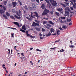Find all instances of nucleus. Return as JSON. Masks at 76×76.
Segmentation results:
<instances>
[{"label":"nucleus","mask_w":76,"mask_h":76,"mask_svg":"<svg viewBox=\"0 0 76 76\" xmlns=\"http://www.w3.org/2000/svg\"><path fill=\"white\" fill-rule=\"evenodd\" d=\"M48 23L49 24H51V25H53L54 24V23L53 22L51 21H48Z\"/></svg>","instance_id":"ddd939ff"},{"label":"nucleus","mask_w":76,"mask_h":76,"mask_svg":"<svg viewBox=\"0 0 76 76\" xmlns=\"http://www.w3.org/2000/svg\"><path fill=\"white\" fill-rule=\"evenodd\" d=\"M53 12H54V11H53V10H52L50 12V13L51 14V15H53Z\"/></svg>","instance_id":"79ce46f5"},{"label":"nucleus","mask_w":76,"mask_h":76,"mask_svg":"<svg viewBox=\"0 0 76 76\" xmlns=\"http://www.w3.org/2000/svg\"><path fill=\"white\" fill-rule=\"evenodd\" d=\"M41 8H42L43 9H45V6L44 4H42V5L41 6Z\"/></svg>","instance_id":"b1692460"},{"label":"nucleus","mask_w":76,"mask_h":76,"mask_svg":"<svg viewBox=\"0 0 76 76\" xmlns=\"http://www.w3.org/2000/svg\"><path fill=\"white\" fill-rule=\"evenodd\" d=\"M15 42L16 43H18V39H17L15 41Z\"/></svg>","instance_id":"680f3d73"},{"label":"nucleus","mask_w":76,"mask_h":76,"mask_svg":"<svg viewBox=\"0 0 76 76\" xmlns=\"http://www.w3.org/2000/svg\"><path fill=\"white\" fill-rule=\"evenodd\" d=\"M35 29L36 31H40V28L38 27H36L35 28Z\"/></svg>","instance_id":"2eb2a0df"},{"label":"nucleus","mask_w":76,"mask_h":76,"mask_svg":"<svg viewBox=\"0 0 76 76\" xmlns=\"http://www.w3.org/2000/svg\"><path fill=\"white\" fill-rule=\"evenodd\" d=\"M35 22H37V23H39V21H38L37 20H35Z\"/></svg>","instance_id":"a18cd8bd"},{"label":"nucleus","mask_w":76,"mask_h":76,"mask_svg":"<svg viewBox=\"0 0 76 76\" xmlns=\"http://www.w3.org/2000/svg\"><path fill=\"white\" fill-rule=\"evenodd\" d=\"M57 10H58V11L59 12H62V11L63 10V8H59L57 9Z\"/></svg>","instance_id":"9b49d317"},{"label":"nucleus","mask_w":76,"mask_h":76,"mask_svg":"<svg viewBox=\"0 0 76 76\" xmlns=\"http://www.w3.org/2000/svg\"><path fill=\"white\" fill-rule=\"evenodd\" d=\"M42 31H43V32H45V29H44V28H42Z\"/></svg>","instance_id":"37998d69"},{"label":"nucleus","mask_w":76,"mask_h":76,"mask_svg":"<svg viewBox=\"0 0 76 76\" xmlns=\"http://www.w3.org/2000/svg\"><path fill=\"white\" fill-rule=\"evenodd\" d=\"M20 58H21V59H23V60H24V59H25V57H24L23 56H22L20 57Z\"/></svg>","instance_id":"3c124183"},{"label":"nucleus","mask_w":76,"mask_h":76,"mask_svg":"<svg viewBox=\"0 0 76 76\" xmlns=\"http://www.w3.org/2000/svg\"><path fill=\"white\" fill-rule=\"evenodd\" d=\"M70 48H75V47H74V45H71L70 46Z\"/></svg>","instance_id":"49530a36"},{"label":"nucleus","mask_w":76,"mask_h":76,"mask_svg":"<svg viewBox=\"0 0 76 76\" xmlns=\"http://www.w3.org/2000/svg\"><path fill=\"white\" fill-rule=\"evenodd\" d=\"M7 1H4V5H6V4H7Z\"/></svg>","instance_id":"5701e85b"},{"label":"nucleus","mask_w":76,"mask_h":76,"mask_svg":"<svg viewBox=\"0 0 76 76\" xmlns=\"http://www.w3.org/2000/svg\"><path fill=\"white\" fill-rule=\"evenodd\" d=\"M51 35V32H49L47 34H46V36L47 37H50Z\"/></svg>","instance_id":"9d476101"},{"label":"nucleus","mask_w":76,"mask_h":76,"mask_svg":"<svg viewBox=\"0 0 76 76\" xmlns=\"http://www.w3.org/2000/svg\"><path fill=\"white\" fill-rule=\"evenodd\" d=\"M70 2L72 4H73V3H75V2H76V0H72L70 1Z\"/></svg>","instance_id":"6ab92c4d"},{"label":"nucleus","mask_w":76,"mask_h":76,"mask_svg":"<svg viewBox=\"0 0 76 76\" xmlns=\"http://www.w3.org/2000/svg\"><path fill=\"white\" fill-rule=\"evenodd\" d=\"M22 28L23 29L25 30V31H26V28H25V26H23Z\"/></svg>","instance_id":"f3484780"},{"label":"nucleus","mask_w":76,"mask_h":76,"mask_svg":"<svg viewBox=\"0 0 76 76\" xmlns=\"http://www.w3.org/2000/svg\"><path fill=\"white\" fill-rule=\"evenodd\" d=\"M62 28H64V29H66V28H67V26L64 25L62 26Z\"/></svg>","instance_id":"a878e982"},{"label":"nucleus","mask_w":76,"mask_h":76,"mask_svg":"<svg viewBox=\"0 0 76 76\" xmlns=\"http://www.w3.org/2000/svg\"><path fill=\"white\" fill-rule=\"evenodd\" d=\"M14 17H15V18H16V19H20V17H19L17 16V15H14Z\"/></svg>","instance_id":"4468645a"},{"label":"nucleus","mask_w":76,"mask_h":76,"mask_svg":"<svg viewBox=\"0 0 76 76\" xmlns=\"http://www.w3.org/2000/svg\"><path fill=\"white\" fill-rule=\"evenodd\" d=\"M32 7H33V8H34V10H36V7H35V4H32Z\"/></svg>","instance_id":"dca6fc26"},{"label":"nucleus","mask_w":76,"mask_h":76,"mask_svg":"<svg viewBox=\"0 0 76 76\" xmlns=\"http://www.w3.org/2000/svg\"><path fill=\"white\" fill-rule=\"evenodd\" d=\"M32 26H33L35 27V26H39V23H37L35 22H33V23Z\"/></svg>","instance_id":"20e7f679"},{"label":"nucleus","mask_w":76,"mask_h":76,"mask_svg":"<svg viewBox=\"0 0 76 76\" xmlns=\"http://www.w3.org/2000/svg\"><path fill=\"white\" fill-rule=\"evenodd\" d=\"M3 17H4V18L5 19H8V18H7V16L5 15H4V14L3 15Z\"/></svg>","instance_id":"aec40b11"},{"label":"nucleus","mask_w":76,"mask_h":76,"mask_svg":"<svg viewBox=\"0 0 76 76\" xmlns=\"http://www.w3.org/2000/svg\"><path fill=\"white\" fill-rule=\"evenodd\" d=\"M70 9L71 10H73V7H71Z\"/></svg>","instance_id":"0e129e2a"},{"label":"nucleus","mask_w":76,"mask_h":76,"mask_svg":"<svg viewBox=\"0 0 76 76\" xmlns=\"http://www.w3.org/2000/svg\"><path fill=\"white\" fill-rule=\"evenodd\" d=\"M60 31L59 30H58L57 31V35H60Z\"/></svg>","instance_id":"7c9ffc66"},{"label":"nucleus","mask_w":76,"mask_h":76,"mask_svg":"<svg viewBox=\"0 0 76 76\" xmlns=\"http://www.w3.org/2000/svg\"><path fill=\"white\" fill-rule=\"evenodd\" d=\"M55 14L58 16H60V14H59V12H55Z\"/></svg>","instance_id":"412c9836"},{"label":"nucleus","mask_w":76,"mask_h":76,"mask_svg":"<svg viewBox=\"0 0 76 76\" xmlns=\"http://www.w3.org/2000/svg\"><path fill=\"white\" fill-rule=\"evenodd\" d=\"M69 25H70H70H72V23H69Z\"/></svg>","instance_id":"052dcab7"},{"label":"nucleus","mask_w":76,"mask_h":76,"mask_svg":"<svg viewBox=\"0 0 76 76\" xmlns=\"http://www.w3.org/2000/svg\"><path fill=\"white\" fill-rule=\"evenodd\" d=\"M60 22H61V23H64V21L61 20L60 21Z\"/></svg>","instance_id":"864d4df0"},{"label":"nucleus","mask_w":76,"mask_h":76,"mask_svg":"<svg viewBox=\"0 0 76 76\" xmlns=\"http://www.w3.org/2000/svg\"><path fill=\"white\" fill-rule=\"evenodd\" d=\"M65 16H68V17H69V12H67V11H65Z\"/></svg>","instance_id":"423d86ee"},{"label":"nucleus","mask_w":76,"mask_h":76,"mask_svg":"<svg viewBox=\"0 0 76 76\" xmlns=\"http://www.w3.org/2000/svg\"><path fill=\"white\" fill-rule=\"evenodd\" d=\"M12 4L13 7H16V4H17V3L16 2H12Z\"/></svg>","instance_id":"0eeeda50"},{"label":"nucleus","mask_w":76,"mask_h":76,"mask_svg":"<svg viewBox=\"0 0 76 76\" xmlns=\"http://www.w3.org/2000/svg\"><path fill=\"white\" fill-rule=\"evenodd\" d=\"M50 31L51 33L53 35H56V33L54 32L55 30L53 28H51L50 29Z\"/></svg>","instance_id":"7ed1b4c3"},{"label":"nucleus","mask_w":76,"mask_h":76,"mask_svg":"<svg viewBox=\"0 0 76 76\" xmlns=\"http://www.w3.org/2000/svg\"><path fill=\"white\" fill-rule=\"evenodd\" d=\"M61 5H62V6L64 7H66V5H65L63 4H62V3H61Z\"/></svg>","instance_id":"cd10ccee"},{"label":"nucleus","mask_w":76,"mask_h":76,"mask_svg":"<svg viewBox=\"0 0 76 76\" xmlns=\"http://www.w3.org/2000/svg\"><path fill=\"white\" fill-rule=\"evenodd\" d=\"M28 8L30 9V10H32V8H31V7H29Z\"/></svg>","instance_id":"6e6d98bb"},{"label":"nucleus","mask_w":76,"mask_h":76,"mask_svg":"<svg viewBox=\"0 0 76 76\" xmlns=\"http://www.w3.org/2000/svg\"><path fill=\"white\" fill-rule=\"evenodd\" d=\"M45 1H46L49 4H50V2L48 0H44Z\"/></svg>","instance_id":"bb28decb"},{"label":"nucleus","mask_w":76,"mask_h":76,"mask_svg":"<svg viewBox=\"0 0 76 76\" xmlns=\"http://www.w3.org/2000/svg\"><path fill=\"white\" fill-rule=\"evenodd\" d=\"M3 9L5 10H6V7H3Z\"/></svg>","instance_id":"603ef678"},{"label":"nucleus","mask_w":76,"mask_h":76,"mask_svg":"<svg viewBox=\"0 0 76 76\" xmlns=\"http://www.w3.org/2000/svg\"><path fill=\"white\" fill-rule=\"evenodd\" d=\"M57 47H55V48H51L50 50H54V49H55V48H56Z\"/></svg>","instance_id":"09e8293b"},{"label":"nucleus","mask_w":76,"mask_h":76,"mask_svg":"<svg viewBox=\"0 0 76 76\" xmlns=\"http://www.w3.org/2000/svg\"><path fill=\"white\" fill-rule=\"evenodd\" d=\"M33 13L35 14V15H33L34 16V17H36L37 18V19H38V18H39V16L38 14V13L35 12H33Z\"/></svg>","instance_id":"39448f33"},{"label":"nucleus","mask_w":76,"mask_h":76,"mask_svg":"<svg viewBox=\"0 0 76 76\" xmlns=\"http://www.w3.org/2000/svg\"><path fill=\"white\" fill-rule=\"evenodd\" d=\"M50 11L48 10L47 9H45L44 11V12L42 14V16H44V15H47V13H49Z\"/></svg>","instance_id":"f257e3e1"},{"label":"nucleus","mask_w":76,"mask_h":76,"mask_svg":"<svg viewBox=\"0 0 76 76\" xmlns=\"http://www.w3.org/2000/svg\"><path fill=\"white\" fill-rule=\"evenodd\" d=\"M13 23H14V24L16 25H17L18 27H20V26L19 25V23H18L17 22H14Z\"/></svg>","instance_id":"f8f14e48"},{"label":"nucleus","mask_w":76,"mask_h":76,"mask_svg":"<svg viewBox=\"0 0 76 76\" xmlns=\"http://www.w3.org/2000/svg\"><path fill=\"white\" fill-rule=\"evenodd\" d=\"M64 4H66V6H69V3H67V2H64Z\"/></svg>","instance_id":"e433bc0d"},{"label":"nucleus","mask_w":76,"mask_h":76,"mask_svg":"<svg viewBox=\"0 0 76 76\" xmlns=\"http://www.w3.org/2000/svg\"><path fill=\"white\" fill-rule=\"evenodd\" d=\"M47 23V22L46 21H44L43 22V24H46V23Z\"/></svg>","instance_id":"13d9d810"},{"label":"nucleus","mask_w":76,"mask_h":76,"mask_svg":"<svg viewBox=\"0 0 76 76\" xmlns=\"http://www.w3.org/2000/svg\"><path fill=\"white\" fill-rule=\"evenodd\" d=\"M0 13L1 14H2L4 13V10H0Z\"/></svg>","instance_id":"a211bd4d"},{"label":"nucleus","mask_w":76,"mask_h":76,"mask_svg":"<svg viewBox=\"0 0 76 76\" xmlns=\"http://www.w3.org/2000/svg\"><path fill=\"white\" fill-rule=\"evenodd\" d=\"M71 21V19H68L67 20V21L68 22H70Z\"/></svg>","instance_id":"8fccbe9b"},{"label":"nucleus","mask_w":76,"mask_h":76,"mask_svg":"<svg viewBox=\"0 0 76 76\" xmlns=\"http://www.w3.org/2000/svg\"><path fill=\"white\" fill-rule=\"evenodd\" d=\"M49 1L52 4L53 2L54 1V0H49Z\"/></svg>","instance_id":"c9c22d12"},{"label":"nucleus","mask_w":76,"mask_h":76,"mask_svg":"<svg viewBox=\"0 0 76 76\" xmlns=\"http://www.w3.org/2000/svg\"><path fill=\"white\" fill-rule=\"evenodd\" d=\"M36 1L38 3H39V0H36Z\"/></svg>","instance_id":"338daca9"},{"label":"nucleus","mask_w":76,"mask_h":76,"mask_svg":"<svg viewBox=\"0 0 76 76\" xmlns=\"http://www.w3.org/2000/svg\"><path fill=\"white\" fill-rule=\"evenodd\" d=\"M16 13L17 15V16L19 17H20V16H21V15H22V12L20 10H17L16 11Z\"/></svg>","instance_id":"f03ea898"},{"label":"nucleus","mask_w":76,"mask_h":76,"mask_svg":"<svg viewBox=\"0 0 76 76\" xmlns=\"http://www.w3.org/2000/svg\"><path fill=\"white\" fill-rule=\"evenodd\" d=\"M61 18L63 19H66V17H61Z\"/></svg>","instance_id":"4c0bfd02"},{"label":"nucleus","mask_w":76,"mask_h":76,"mask_svg":"<svg viewBox=\"0 0 76 76\" xmlns=\"http://www.w3.org/2000/svg\"><path fill=\"white\" fill-rule=\"evenodd\" d=\"M10 18H11V19H15L14 17L12 15H10Z\"/></svg>","instance_id":"f704fd0d"},{"label":"nucleus","mask_w":76,"mask_h":76,"mask_svg":"<svg viewBox=\"0 0 76 76\" xmlns=\"http://www.w3.org/2000/svg\"><path fill=\"white\" fill-rule=\"evenodd\" d=\"M11 35L12 37V38H13V37H14V36H13V35H14V33H12L11 34Z\"/></svg>","instance_id":"a19ab883"},{"label":"nucleus","mask_w":76,"mask_h":76,"mask_svg":"<svg viewBox=\"0 0 76 76\" xmlns=\"http://www.w3.org/2000/svg\"><path fill=\"white\" fill-rule=\"evenodd\" d=\"M60 41V39H59L58 40L55 41L54 42H55V43L58 42H59V41Z\"/></svg>","instance_id":"2f4dec72"},{"label":"nucleus","mask_w":76,"mask_h":76,"mask_svg":"<svg viewBox=\"0 0 76 76\" xmlns=\"http://www.w3.org/2000/svg\"><path fill=\"white\" fill-rule=\"evenodd\" d=\"M8 28H10V29H15V30H17L16 28H12L9 27H8Z\"/></svg>","instance_id":"72a5a7b5"},{"label":"nucleus","mask_w":76,"mask_h":76,"mask_svg":"<svg viewBox=\"0 0 76 76\" xmlns=\"http://www.w3.org/2000/svg\"><path fill=\"white\" fill-rule=\"evenodd\" d=\"M26 19H28V20H32V18H29V17H26Z\"/></svg>","instance_id":"c85d7f7f"},{"label":"nucleus","mask_w":76,"mask_h":76,"mask_svg":"<svg viewBox=\"0 0 76 76\" xmlns=\"http://www.w3.org/2000/svg\"><path fill=\"white\" fill-rule=\"evenodd\" d=\"M12 12L14 13H16V11H15V10H14V9H13L12 10Z\"/></svg>","instance_id":"473e14b6"},{"label":"nucleus","mask_w":76,"mask_h":76,"mask_svg":"<svg viewBox=\"0 0 76 76\" xmlns=\"http://www.w3.org/2000/svg\"><path fill=\"white\" fill-rule=\"evenodd\" d=\"M24 9L25 10H28V7L26 6H25L24 7Z\"/></svg>","instance_id":"4be33fe9"},{"label":"nucleus","mask_w":76,"mask_h":76,"mask_svg":"<svg viewBox=\"0 0 76 76\" xmlns=\"http://www.w3.org/2000/svg\"><path fill=\"white\" fill-rule=\"evenodd\" d=\"M35 0H31L32 2H35Z\"/></svg>","instance_id":"69168bd1"},{"label":"nucleus","mask_w":76,"mask_h":76,"mask_svg":"<svg viewBox=\"0 0 76 76\" xmlns=\"http://www.w3.org/2000/svg\"><path fill=\"white\" fill-rule=\"evenodd\" d=\"M75 74H71V76H75Z\"/></svg>","instance_id":"bf43d9fd"},{"label":"nucleus","mask_w":76,"mask_h":76,"mask_svg":"<svg viewBox=\"0 0 76 76\" xmlns=\"http://www.w3.org/2000/svg\"><path fill=\"white\" fill-rule=\"evenodd\" d=\"M18 3L19 4H20V6H22V3H21V2H20V1H18Z\"/></svg>","instance_id":"de8ad7c7"},{"label":"nucleus","mask_w":76,"mask_h":76,"mask_svg":"<svg viewBox=\"0 0 76 76\" xmlns=\"http://www.w3.org/2000/svg\"><path fill=\"white\" fill-rule=\"evenodd\" d=\"M26 34L27 35L28 37H29V36H30V34H28V33H27V34Z\"/></svg>","instance_id":"5fc2aeb1"},{"label":"nucleus","mask_w":76,"mask_h":76,"mask_svg":"<svg viewBox=\"0 0 76 76\" xmlns=\"http://www.w3.org/2000/svg\"><path fill=\"white\" fill-rule=\"evenodd\" d=\"M47 26H49V27H50V28H51V25L50 24H47Z\"/></svg>","instance_id":"58836bf2"},{"label":"nucleus","mask_w":76,"mask_h":76,"mask_svg":"<svg viewBox=\"0 0 76 76\" xmlns=\"http://www.w3.org/2000/svg\"><path fill=\"white\" fill-rule=\"evenodd\" d=\"M8 50L9 51V52L8 53V56H10V50L9 49H8Z\"/></svg>","instance_id":"c756f323"},{"label":"nucleus","mask_w":76,"mask_h":76,"mask_svg":"<svg viewBox=\"0 0 76 76\" xmlns=\"http://www.w3.org/2000/svg\"><path fill=\"white\" fill-rule=\"evenodd\" d=\"M52 5L54 6H56L57 5V2L56 1H54L53 2L52 4Z\"/></svg>","instance_id":"1a4fd4ad"},{"label":"nucleus","mask_w":76,"mask_h":76,"mask_svg":"<svg viewBox=\"0 0 76 76\" xmlns=\"http://www.w3.org/2000/svg\"><path fill=\"white\" fill-rule=\"evenodd\" d=\"M30 63H31V64L32 65H33V64H34L32 62V61H30Z\"/></svg>","instance_id":"e2e57ef3"},{"label":"nucleus","mask_w":76,"mask_h":76,"mask_svg":"<svg viewBox=\"0 0 76 76\" xmlns=\"http://www.w3.org/2000/svg\"><path fill=\"white\" fill-rule=\"evenodd\" d=\"M5 66H6L4 64H3L2 66V67H5Z\"/></svg>","instance_id":"774afa93"},{"label":"nucleus","mask_w":76,"mask_h":76,"mask_svg":"<svg viewBox=\"0 0 76 76\" xmlns=\"http://www.w3.org/2000/svg\"><path fill=\"white\" fill-rule=\"evenodd\" d=\"M36 51H39V52H41V50H39L38 49H36Z\"/></svg>","instance_id":"c03bdc74"},{"label":"nucleus","mask_w":76,"mask_h":76,"mask_svg":"<svg viewBox=\"0 0 76 76\" xmlns=\"http://www.w3.org/2000/svg\"><path fill=\"white\" fill-rule=\"evenodd\" d=\"M6 14L7 16H9H9H10V13L8 12H6Z\"/></svg>","instance_id":"393cba45"},{"label":"nucleus","mask_w":76,"mask_h":76,"mask_svg":"<svg viewBox=\"0 0 76 76\" xmlns=\"http://www.w3.org/2000/svg\"><path fill=\"white\" fill-rule=\"evenodd\" d=\"M59 29H60V30H61V31L63 30V28H61V27L59 28Z\"/></svg>","instance_id":"4d7b16f0"},{"label":"nucleus","mask_w":76,"mask_h":76,"mask_svg":"<svg viewBox=\"0 0 76 76\" xmlns=\"http://www.w3.org/2000/svg\"><path fill=\"white\" fill-rule=\"evenodd\" d=\"M65 10H66H66H68V11H70V12L72 13H73L72 12H71L72 11L71 10H70V9L69 8V7H66L65 8Z\"/></svg>","instance_id":"6e6552de"},{"label":"nucleus","mask_w":76,"mask_h":76,"mask_svg":"<svg viewBox=\"0 0 76 76\" xmlns=\"http://www.w3.org/2000/svg\"><path fill=\"white\" fill-rule=\"evenodd\" d=\"M20 31L21 32H25V30H23L20 29Z\"/></svg>","instance_id":"ea45409f"}]
</instances>
